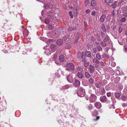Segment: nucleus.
I'll list each match as a JSON object with an SVG mask.
<instances>
[{
	"mask_svg": "<svg viewBox=\"0 0 127 127\" xmlns=\"http://www.w3.org/2000/svg\"><path fill=\"white\" fill-rule=\"evenodd\" d=\"M91 4L92 6H95L96 5V2L95 0H92L91 1Z\"/></svg>",
	"mask_w": 127,
	"mask_h": 127,
	"instance_id": "obj_27",
	"label": "nucleus"
},
{
	"mask_svg": "<svg viewBox=\"0 0 127 127\" xmlns=\"http://www.w3.org/2000/svg\"><path fill=\"white\" fill-rule=\"evenodd\" d=\"M93 62L94 63L97 64H99V61L98 59L96 58H94L93 60Z\"/></svg>",
	"mask_w": 127,
	"mask_h": 127,
	"instance_id": "obj_17",
	"label": "nucleus"
},
{
	"mask_svg": "<svg viewBox=\"0 0 127 127\" xmlns=\"http://www.w3.org/2000/svg\"><path fill=\"white\" fill-rule=\"evenodd\" d=\"M89 3V0H85V5L86 6H87Z\"/></svg>",
	"mask_w": 127,
	"mask_h": 127,
	"instance_id": "obj_42",
	"label": "nucleus"
},
{
	"mask_svg": "<svg viewBox=\"0 0 127 127\" xmlns=\"http://www.w3.org/2000/svg\"><path fill=\"white\" fill-rule=\"evenodd\" d=\"M101 28L104 31H106V28H105V26L104 24H102L101 25Z\"/></svg>",
	"mask_w": 127,
	"mask_h": 127,
	"instance_id": "obj_26",
	"label": "nucleus"
},
{
	"mask_svg": "<svg viewBox=\"0 0 127 127\" xmlns=\"http://www.w3.org/2000/svg\"><path fill=\"white\" fill-rule=\"evenodd\" d=\"M94 81V79L92 78H90L89 80V82L91 84H92L93 83Z\"/></svg>",
	"mask_w": 127,
	"mask_h": 127,
	"instance_id": "obj_38",
	"label": "nucleus"
},
{
	"mask_svg": "<svg viewBox=\"0 0 127 127\" xmlns=\"http://www.w3.org/2000/svg\"><path fill=\"white\" fill-rule=\"evenodd\" d=\"M47 15L48 16H51L52 14L51 12H47Z\"/></svg>",
	"mask_w": 127,
	"mask_h": 127,
	"instance_id": "obj_47",
	"label": "nucleus"
},
{
	"mask_svg": "<svg viewBox=\"0 0 127 127\" xmlns=\"http://www.w3.org/2000/svg\"><path fill=\"white\" fill-rule=\"evenodd\" d=\"M125 34L127 35V31H126L125 32Z\"/></svg>",
	"mask_w": 127,
	"mask_h": 127,
	"instance_id": "obj_64",
	"label": "nucleus"
},
{
	"mask_svg": "<svg viewBox=\"0 0 127 127\" xmlns=\"http://www.w3.org/2000/svg\"><path fill=\"white\" fill-rule=\"evenodd\" d=\"M100 117L99 116H96V119L95 120H98L99 119Z\"/></svg>",
	"mask_w": 127,
	"mask_h": 127,
	"instance_id": "obj_61",
	"label": "nucleus"
},
{
	"mask_svg": "<svg viewBox=\"0 0 127 127\" xmlns=\"http://www.w3.org/2000/svg\"><path fill=\"white\" fill-rule=\"evenodd\" d=\"M85 75L86 76V77L87 78H89L91 76V75L88 72H85Z\"/></svg>",
	"mask_w": 127,
	"mask_h": 127,
	"instance_id": "obj_31",
	"label": "nucleus"
},
{
	"mask_svg": "<svg viewBox=\"0 0 127 127\" xmlns=\"http://www.w3.org/2000/svg\"><path fill=\"white\" fill-rule=\"evenodd\" d=\"M80 37H77H77H76V39H77V40H78V39Z\"/></svg>",
	"mask_w": 127,
	"mask_h": 127,
	"instance_id": "obj_63",
	"label": "nucleus"
},
{
	"mask_svg": "<svg viewBox=\"0 0 127 127\" xmlns=\"http://www.w3.org/2000/svg\"><path fill=\"white\" fill-rule=\"evenodd\" d=\"M117 1H115L114 2L113 5V8H115L117 6Z\"/></svg>",
	"mask_w": 127,
	"mask_h": 127,
	"instance_id": "obj_33",
	"label": "nucleus"
},
{
	"mask_svg": "<svg viewBox=\"0 0 127 127\" xmlns=\"http://www.w3.org/2000/svg\"><path fill=\"white\" fill-rule=\"evenodd\" d=\"M53 34L55 37H57L59 36V34L57 33L56 32H54Z\"/></svg>",
	"mask_w": 127,
	"mask_h": 127,
	"instance_id": "obj_39",
	"label": "nucleus"
},
{
	"mask_svg": "<svg viewBox=\"0 0 127 127\" xmlns=\"http://www.w3.org/2000/svg\"><path fill=\"white\" fill-rule=\"evenodd\" d=\"M93 51L95 53H96L97 51L96 48L94 47L93 48Z\"/></svg>",
	"mask_w": 127,
	"mask_h": 127,
	"instance_id": "obj_44",
	"label": "nucleus"
},
{
	"mask_svg": "<svg viewBox=\"0 0 127 127\" xmlns=\"http://www.w3.org/2000/svg\"><path fill=\"white\" fill-rule=\"evenodd\" d=\"M80 84V82L78 80H76L75 82V86L76 87H78Z\"/></svg>",
	"mask_w": 127,
	"mask_h": 127,
	"instance_id": "obj_12",
	"label": "nucleus"
},
{
	"mask_svg": "<svg viewBox=\"0 0 127 127\" xmlns=\"http://www.w3.org/2000/svg\"><path fill=\"white\" fill-rule=\"evenodd\" d=\"M74 29H73V28L72 27H70L68 29V30L69 31H72Z\"/></svg>",
	"mask_w": 127,
	"mask_h": 127,
	"instance_id": "obj_52",
	"label": "nucleus"
},
{
	"mask_svg": "<svg viewBox=\"0 0 127 127\" xmlns=\"http://www.w3.org/2000/svg\"><path fill=\"white\" fill-rule=\"evenodd\" d=\"M96 96L93 94H91L90 98V100L91 102H93L96 100Z\"/></svg>",
	"mask_w": 127,
	"mask_h": 127,
	"instance_id": "obj_5",
	"label": "nucleus"
},
{
	"mask_svg": "<svg viewBox=\"0 0 127 127\" xmlns=\"http://www.w3.org/2000/svg\"><path fill=\"white\" fill-rule=\"evenodd\" d=\"M78 41V40H77V39H76L75 40V41L74 42V44H75L76 43H77V42Z\"/></svg>",
	"mask_w": 127,
	"mask_h": 127,
	"instance_id": "obj_60",
	"label": "nucleus"
},
{
	"mask_svg": "<svg viewBox=\"0 0 127 127\" xmlns=\"http://www.w3.org/2000/svg\"><path fill=\"white\" fill-rule=\"evenodd\" d=\"M124 50L127 51V45L124 46Z\"/></svg>",
	"mask_w": 127,
	"mask_h": 127,
	"instance_id": "obj_55",
	"label": "nucleus"
},
{
	"mask_svg": "<svg viewBox=\"0 0 127 127\" xmlns=\"http://www.w3.org/2000/svg\"><path fill=\"white\" fill-rule=\"evenodd\" d=\"M123 1L122 0H120L119 1V2L118 3V5H120L121 4V3L123 2Z\"/></svg>",
	"mask_w": 127,
	"mask_h": 127,
	"instance_id": "obj_59",
	"label": "nucleus"
},
{
	"mask_svg": "<svg viewBox=\"0 0 127 127\" xmlns=\"http://www.w3.org/2000/svg\"><path fill=\"white\" fill-rule=\"evenodd\" d=\"M97 48L98 51H100L102 49L101 47L99 45L97 46Z\"/></svg>",
	"mask_w": 127,
	"mask_h": 127,
	"instance_id": "obj_36",
	"label": "nucleus"
},
{
	"mask_svg": "<svg viewBox=\"0 0 127 127\" xmlns=\"http://www.w3.org/2000/svg\"><path fill=\"white\" fill-rule=\"evenodd\" d=\"M111 93L109 92V93H107L106 95L108 97H110L111 96Z\"/></svg>",
	"mask_w": 127,
	"mask_h": 127,
	"instance_id": "obj_51",
	"label": "nucleus"
},
{
	"mask_svg": "<svg viewBox=\"0 0 127 127\" xmlns=\"http://www.w3.org/2000/svg\"><path fill=\"white\" fill-rule=\"evenodd\" d=\"M50 48L53 51L52 52L55 51L57 48V46L54 44H52L51 45Z\"/></svg>",
	"mask_w": 127,
	"mask_h": 127,
	"instance_id": "obj_10",
	"label": "nucleus"
},
{
	"mask_svg": "<svg viewBox=\"0 0 127 127\" xmlns=\"http://www.w3.org/2000/svg\"><path fill=\"white\" fill-rule=\"evenodd\" d=\"M126 20V17H124L122 18L121 20L120 21L122 22H125V20Z\"/></svg>",
	"mask_w": 127,
	"mask_h": 127,
	"instance_id": "obj_41",
	"label": "nucleus"
},
{
	"mask_svg": "<svg viewBox=\"0 0 127 127\" xmlns=\"http://www.w3.org/2000/svg\"><path fill=\"white\" fill-rule=\"evenodd\" d=\"M69 14L70 16V17L71 18H73V15L72 14V12L70 11L69 12Z\"/></svg>",
	"mask_w": 127,
	"mask_h": 127,
	"instance_id": "obj_50",
	"label": "nucleus"
},
{
	"mask_svg": "<svg viewBox=\"0 0 127 127\" xmlns=\"http://www.w3.org/2000/svg\"><path fill=\"white\" fill-rule=\"evenodd\" d=\"M63 39L64 41H66L67 39V37L66 36H64L63 37Z\"/></svg>",
	"mask_w": 127,
	"mask_h": 127,
	"instance_id": "obj_56",
	"label": "nucleus"
},
{
	"mask_svg": "<svg viewBox=\"0 0 127 127\" xmlns=\"http://www.w3.org/2000/svg\"><path fill=\"white\" fill-rule=\"evenodd\" d=\"M105 18V15L104 14L102 15L100 17L99 21L101 22H103L104 21Z\"/></svg>",
	"mask_w": 127,
	"mask_h": 127,
	"instance_id": "obj_9",
	"label": "nucleus"
},
{
	"mask_svg": "<svg viewBox=\"0 0 127 127\" xmlns=\"http://www.w3.org/2000/svg\"><path fill=\"white\" fill-rule=\"evenodd\" d=\"M122 100L123 101H126L127 100V95H123L121 97Z\"/></svg>",
	"mask_w": 127,
	"mask_h": 127,
	"instance_id": "obj_11",
	"label": "nucleus"
},
{
	"mask_svg": "<svg viewBox=\"0 0 127 127\" xmlns=\"http://www.w3.org/2000/svg\"><path fill=\"white\" fill-rule=\"evenodd\" d=\"M85 54L86 56L91 58L92 57L89 51H86L85 52Z\"/></svg>",
	"mask_w": 127,
	"mask_h": 127,
	"instance_id": "obj_15",
	"label": "nucleus"
},
{
	"mask_svg": "<svg viewBox=\"0 0 127 127\" xmlns=\"http://www.w3.org/2000/svg\"><path fill=\"white\" fill-rule=\"evenodd\" d=\"M120 78L119 77H117L116 78L114 82L115 84H117L120 81Z\"/></svg>",
	"mask_w": 127,
	"mask_h": 127,
	"instance_id": "obj_20",
	"label": "nucleus"
},
{
	"mask_svg": "<svg viewBox=\"0 0 127 127\" xmlns=\"http://www.w3.org/2000/svg\"><path fill=\"white\" fill-rule=\"evenodd\" d=\"M44 7L45 9H49L52 8L53 7V5L50 3H49L45 5Z\"/></svg>",
	"mask_w": 127,
	"mask_h": 127,
	"instance_id": "obj_6",
	"label": "nucleus"
},
{
	"mask_svg": "<svg viewBox=\"0 0 127 127\" xmlns=\"http://www.w3.org/2000/svg\"><path fill=\"white\" fill-rule=\"evenodd\" d=\"M111 14L113 16V17H115V14L114 13V10H113L111 12Z\"/></svg>",
	"mask_w": 127,
	"mask_h": 127,
	"instance_id": "obj_49",
	"label": "nucleus"
},
{
	"mask_svg": "<svg viewBox=\"0 0 127 127\" xmlns=\"http://www.w3.org/2000/svg\"><path fill=\"white\" fill-rule=\"evenodd\" d=\"M121 95V93H117L115 94V97L116 98H119Z\"/></svg>",
	"mask_w": 127,
	"mask_h": 127,
	"instance_id": "obj_29",
	"label": "nucleus"
},
{
	"mask_svg": "<svg viewBox=\"0 0 127 127\" xmlns=\"http://www.w3.org/2000/svg\"><path fill=\"white\" fill-rule=\"evenodd\" d=\"M58 53H56L54 54L53 57V59L56 60L58 56Z\"/></svg>",
	"mask_w": 127,
	"mask_h": 127,
	"instance_id": "obj_25",
	"label": "nucleus"
},
{
	"mask_svg": "<svg viewBox=\"0 0 127 127\" xmlns=\"http://www.w3.org/2000/svg\"><path fill=\"white\" fill-rule=\"evenodd\" d=\"M95 106L97 109H99L102 106L101 103L99 102H96L94 103Z\"/></svg>",
	"mask_w": 127,
	"mask_h": 127,
	"instance_id": "obj_4",
	"label": "nucleus"
},
{
	"mask_svg": "<svg viewBox=\"0 0 127 127\" xmlns=\"http://www.w3.org/2000/svg\"><path fill=\"white\" fill-rule=\"evenodd\" d=\"M109 40V38L108 35H106L105 36V38L103 39V41L104 42H107Z\"/></svg>",
	"mask_w": 127,
	"mask_h": 127,
	"instance_id": "obj_22",
	"label": "nucleus"
},
{
	"mask_svg": "<svg viewBox=\"0 0 127 127\" xmlns=\"http://www.w3.org/2000/svg\"><path fill=\"white\" fill-rule=\"evenodd\" d=\"M95 57L97 59L100 60L101 59V56L99 54L97 53L96 54Z\"/></svg>",
	"mask_w": 127,
	"mask_h": 127,
	"instance_id": "obj_14",
	"label": "nucleus"
},
{
	"mask_svg": "<svg viewBox=\"0 0 127 127\" xmlns=\"http://www.w3.org/2000/svg\"><path fill=\"white\" fill-rule=\"evenodd\" d=\"M92 113L93 115L94 116L95 115H97L98 114V112L96 110H95L93 111Z\"/></svg>",
	"mask_w": 127,
	"mask_h": 127,
	"instance_id": "obj_35",
	"label": "nucleus"
},
{
	"mask_svg": "<svg viewBox=\"0 0 127 127\" xmlns=\"http://www.w3.org/2000/svg\"><path fill=\"white\" fill-rule=\"evenodd\" d=\"M102 57L103 58H109V56L106 54H104L102 55Z\"/></svg>",
	"mask_w": 127,
	"mask_h": 127,
	"instance_id": "obj_24",
	"label": "nucleus"
},
{
	"mask_svg": "<svg viewBox=\"0 0 127 127\" xmlns=\"http://www.w3.org/2000/svg\"><path fill=\"white\" fill-rule=\"evenodd\" d=\"M101 34L102 36L103 37H104L105 35V34L102 32H101Z\"/></svg>",
	"mask_w": 127,
	"mask_h": 127,
	"instance_id": "obj_62",
	"label": "nucleus"
},
{
	"mask_svg": "<svg viewBox=\"0 0 127 127\" xmlns=\"http://www.w3.org/2000/svg\"><path fill=\"white\" fill-rule=\"evenodd\" d=\"M110 109L113 108V109H114L115 108L114 106V105L113 104H112L111 106L110 107Z\"/></svg>",
	"mask_w": 127,
	"mask_h": 127,
	"instance_id": "obj_53",
	"label": "nucleus"
},
{
	"mask_svg": "<svg viewBox=\"0 0 127 127\" xmlns=\"http://www.w3.org/2000/svg\"><path fill=\"white\" fill-rule=\"evenodd\" d=\"M93 108V106L91 104H90L88 106V108L89 110H92Z\"/></svg>",
	"mask_w": 127,
	"mask_h": 127,
	"instance_id": "obj_28",
	"label": "nucleus"
},
{
	"mask_svg": "<svg viewBox=\"0 0 127 127\" xmlns=\"http://www.w3.org/2000/svg\"><path fill=\"white\" fill-rule=\"evenodd\" d=\"M101 45L103 47H105L106 46V44L105 42H103V41L101 42Z\"/></svg>",
	"mask_w": 127,
	"mask_h": 127,
	"instance_id": "obj_37",
	"label": "nucleus"
},
{
	"mask_svg": "<svg viewBox=\"0 0 127 127\" xmlns=\"http://www.w3.org/2000/svg\"><path fill=\"white\" fill-rule=\"evenodd\" d=\"M96 14V12L95 11H93L91 12V15L92 16H95Z\"/></svg>",
	"mask_w": 127,
	"mask_h": 127,
	"instance_id": "obj_46",
	"label": "nucleus"
},
{
	"mask_svg": "<svg viewBox=\"0 0 127 127\" xmlns=\"http://www.w3.org/2000/svg\"><path fill=\"white\" fill-rule=\"evenodd\" d=\"M84 26L85 28H86L87 25V22L86 21H84Z\"/></svg>",
	"mask_w": 127,
	"mask_h": 127,
	"instance_id": "obj_54",
	"label": "nucleus"
},
{
	"mask_svg": "<svg viewBox=\"0 0 127 127\" xmlns=\"http://www.w3.org/2000/svg\"><path fill=\"white\" fill-rule=\"evenodd\" d=\"M66 69L67 70H71L74 69V65L72 63H67L66 64Z\"/></svg>",
	"mask_w": 127,
	"mask_h": 127,
	"instance_id": "obj_2",
	"label": "nucleus"
},
{
	"mask_svg": "<svg viewBox=\"0 0 127 127\" xmlns=\"http://www.w3.org/2000/svg\"><path fill=\"white\" fill-rule=\"evenodd\" d=\"M45 23L46 24H48L49 22V20L48 19H46L45 20Z\"/></svg>",
	"mask_w": 127,
	"mask_h": 127,
	"instance_id": "obj_45",
	"label": "nucleus"
},
{
	"mask_svg": "<svg viewBox=\"0 0 127 127\" xmlns=\"http://www.w3.org/2000/svg\"><path fill=\"white\" fill-rule=\"evenodd\" d=\"M89 64L88 61L87 60H85L84 63V65L86 67H87L89 65Z\"/></svg>",
	"mask_w": 127,
	"mask_h": 127,
	"instance_id": "obj_21",
	"label": "nucleus"
},
{
	"mask_svg": "<svg viewBox=\"0 0 127 127\" xmlns=\"http://www.w3.org/2000/svg\"><path fill=\"white\" fill-rule=\"evenodd\" d=\"M122 10L124 13V15L127 16V7L124 6L122 8Z\"/></svg>",
	"mask_w": 127,
	"mask_h": 127,
	"instance_id": "obj_3",
	"label": "nucleus"
},
{
	"mask_svg": "<svg viewBox=\"0 0 127 127\" xmlns=\"http://www.w3.org/2000/svg\"><path fill=\"white\" fill-rule=\"evenodd\" d=\"M91 10L89 9H87L85 11V12L86 13H90Z\"/></svg>",
	"mask_w": 127,
	"mask_h": 127,
	"instance_id": "obj_48",
	"label": "nucleus"
},
{
	"mask_svg": "<svg viewBox=\"0 0 127 127\" xmlns=\"http://www.w3.org/2000/svg\"><path fill=\"white\" fill-rule=\"evenodd\" d=\"M69 86L68 85H66L62 87V89L63 90H65L69 88Z\"/></svg>",
	"mask_w": 127,
	"mask_h": 127,
	"instance_id": "obj_30",
	"label": "nucleus"
},
{
	"mask_svg": "<svg viewBox=\"0 0 127 127\" xmlns=\"http://www.w3.org/2000/svg\"><path fill=\"white\" fill-rule=\"evenodd\" d=\"M67 81L70 82H71L72 81L73 77L71 74H69L67 77Z\"/></svg>",
	"mask_w": 127,
	"mask_h": 127,
	"instance_id": "obj_8",
	"label": "nucleus"
},
{
	"mask_svg": "<svg viewBox=\"0 0 127 127\" xmlns=\"http://www.w3.org/2000/svg\"><path fill=\"white\" fill-rule=\"evenodd\" d=\"M104 1L106 3L108 4V5L109 6H112V4H109L111 3L112 2L111 0H104Z\"/></svg>",
	"mask_w": 127,
	"mask_h": 127,
	"instance_id": "obj_18",
	"label": "nucleus"
},
{
	"mask_svg": "<svg viewBox=\"0 0 127 127\" xmlns=\"http://www.w3.org/2000/svg\"><path fill=\"white\" fill-rule=\"evenodd\" d=\"M122 105L123 107H125L127 105V104L125 103H122Z\"/></svg>",
	"mask_w": 127,
	"mask_h": 127,
	"instance_id": "obj_57",
	"label": "nucleus"
},
{
	"mask_svg": "<svg viewBox=\"0 0 127 127\" xmlns=\"http://www.w3.org/2000/svg\"><path fill=\"white\" fill-rule=\"evenodd\" d=\"M57 44L59 46L61 45L63 43V41L62 40L60 39L57 41Z\"/></svg>",
	"mask_w": 127,
	"mask_h": 127,
	"instance_id": "obj_19",
	"label": "nucleus"
},
{
	"mask_svg": "<svg viewBox=\"0 0 127 127\" xmlns=\"http://www.w3.org/2000/svg\"><path fill=\"white\" fill-rule=\"evenodd\" d=\"M123 30V28L122 27L120 26L119 27V29L118 30L119 32L120 33L121 32H122Z\"/></svg>",
	"mask_w": 127,
	"mask_h": 127,
	"instance_id": "obj_40",
	"label": "nucleus"
},
{
	"mask_svg": "<svg viewBox=\"0 0 127 127\" xmlns=\"http://www.w3.org/2000/svg\"><path fill=\"white\" fill-rule=\"evenodd\" d=\"M89 68L90 72L91 73L93 72L94 70V66L92 65H90Z\"/></svg>",
	"mask_w": 127,
	"mask_h": 127,
	"instance_id": "obj_16",
	"label": "nucleus"
},
{
	"mask_svg": "<svg viewBox=\"0 0 127 127\" xmlns=\"http://www.w3.org/2000/svg\"><path fill=\"white\" fill-rule=\"evenodd\" d=\"M81 56V52H78L77 54V58L79 59Z\"/></svg>",
	"mask_w": 127,
	"mask_h": 127,
	"instance_id": "obj_32",
	"label": "nucleus"
},
{
	"mask_svg": "<svg viewBox=\"0 0 127 127\" xmlns=\"http://www.w3.org/2000/svg\"><path fill=\"white\" fill-rule=\"evenodd\" d=\"M80 34L79 33H77L76 34V37H80Z\"/></svg>",
	"mask_w": 127,
	"mask_h": 127,
	"instance_id": "obj_58",
	"label": "nucleus"
},
{
	"mask_svg": "<svg viewBox=\"0 0 127 127\" xmlns=\"http://www.w3.org/2000/svg\"><path fill=\"white\" fill-rule=\"evenodd\" d=\"M82 69V68L80 66H78L76 67V70L78 71H81Z\"/></svg>",
	"mask_w": 127,
	"mask_h": 127,
	"instance_id": "obj_43",
	"label": "nucleus"
},
{
	"mask_svg": "<svg viewBox=\"0 0 127 127\" xmlns=\"http://www.w3.org/2000/svg\"><path fill=\"white\" fill-rule=\"evenodd\" d=\"M107 97L105 96H101L100 97L101 101L102 102H105L107 100Z\"/></svg>",
	"mask_w": 127,
	"mask_h": 127,
	"instance_id": "obj_7",
	"label": "nucleus"
},
{
	"mask_svg": "<svg viewBox=\"0 0 127 127\" xmlns=\"http://www.w3.org/2000/svg\"><path fill=\"white\" fill-rule=\"evenodd\" d=\"M77 90V93L78 96L82 97L84 96L85 94V91L83 88L81 87H80L78 88Z\"/></svg>",
	"mask_w": 127,
	"mask_h": 127,
	"instance_id": "obj_1",
	"label": "nucleus"
},
{
	"mask_svg": "<svg viewBox=\"0 0 127 127\" xmlns=\"http://www.w3.org/2000/svg\"><path fill=\"white\" fill-rule=\"evenodd\" d=\"M59 60L61 62H63L64 61V56L63 55H61L59 57Z\"/></svg>",
	"mask_w": 127,
	"mask_h": 127,
	"instance_id": "obj_13",
	"label": "nucleus"
},
{
	"mask_svg": "<svg viewBox=\"0 0 127 127\" xmlns=\"http://www.w3.org/2000/svg\"><path fill=\"white\" fill-rule=\"evenodd\" d=\"M104 61L103 60H102L100 63V64L101 66H105L104 64Z\"/></svg>",
	"mask_w": 127,
	"mask_h": 127,
	"instance_id": "obj_34",
	"label": "nucleus"
},
{
	"mask_svg": "<svg viewBox=\"0 0 127 127\" xmlns=\"http://www.w3.org/2000/svg\"><path fill=\"white\" fill-rule=\"evenodd\" d=\"M77 76L78 77L80 78H82L83 77V74L80 72H78L77 73Z\"/></svg>",
	"mask_w": 127,
	"mask_h": 127,
	"instance_id": "obj_23",
	"label": "nucleus"
}]
</instances>
